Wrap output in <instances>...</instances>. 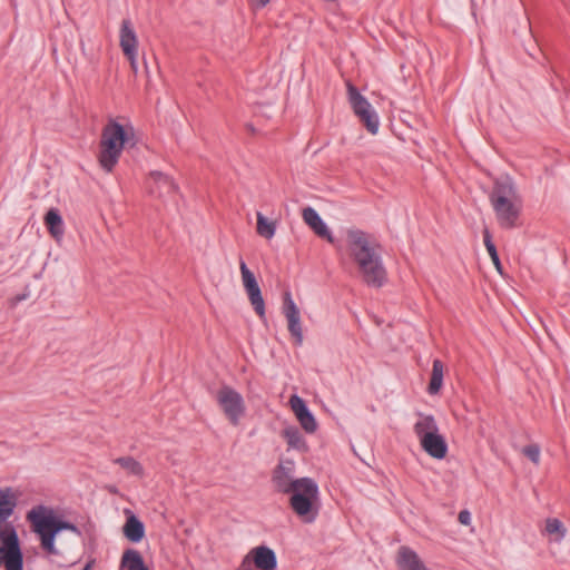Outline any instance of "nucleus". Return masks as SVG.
Masks as SVG:
<instances>
[{"instance_id": "obj_6", "label": "nucleus", "mask_w": 570, "mask_h": 570, "mask_svg": "<svg viewBox=\"0 0 570 570\" xmlns=\"http://www.w3.org/2000/svg\"><path fill=\"white\" fill-rule=\"evenodd\" d=\"M413 431L420 442L421 448L433 459L442 460L448 454V444L442 434H440L438 423L432 415L417 414Z\"/></svg>"}, {"instance_id": "obj_9", "label": "nucleus", "mask_w": 570, "mask_h": 570, "mask_svg": "<svg viewBox=\"0 0 570 570\" xmlns=\"http://www.w3.org/2000/svg\"><path fill=\"white\" fill-rule=\"evenodd\" d=\"M348 100L354 114L372 135L377 134L380 120L372 105L365 99L355 87L348 85Z\"/></svg>"}, {"instance_id": "obj_19", "label": "nucleus", "mask_w": 570, "mask_h": 570, "mask_svg": "<svg viewBox=\"0 0 570 570\" xmlns=\"http://www.w3.org/2000/svg\"><path fill=\"white\" fill-rule=\"evenodd\" d=\"M128 517L122 527L124 535L134 543L140 542L145 537L144 523L129 510L126 511Z\"/></svg>"}, {"instance_id": "obj_10", "label": "nucleus", "mask_w": 570, "mask_h": 570, "mask_svg": "<svg viewBox=\"0 0 570 570\" xmlns=\"http://www.w3.org/2000/svg\"><path fill=\"white\" fill-rule=\"evenodd\" d=\"M277 557L273 549L266 546L252 548L243 558L237 570H276Z\"/></svg>"}, {"instance_id": "obj_18", "label": "nucleus", "mask_w": 570, "mask_h": 570, "mask_svg": "<svg viewBox=\"0 0 570 570\" xmlns=\"http://www.w3.org/2000/svg\"><path fill=\"white\" fill-rule=\"evenodd\" d=\"M43 222L50 236L56 240L60 242L65 235V224L62 217L57 208H50L45 217Z\"/></svg>"}, {"instance_id": "obj_33", "label": "nucleus", "mask_w": 570, "mask_h": 570, "mask_svg": "<svg viewBox=\"0 0 570 570\" xmlns=\"http://www.w3.org/2000/svg\"><path fill=\"white\" fill-rule=\"evenodd\" d=\"M268 2L269 0H249V4L254 10H259L266 7Z\"/></svg>"}, {"instance_id": "obj_17", "label": "nucleus", "mask_w": 570, "mask_h": 570, "mask_svg": "<svg viewBox=\"0 0 570 570\" xmlns=\"http://www.w3.org/2000/svg\"><path fill=\"white\" fill-rule=\"evenodd\" d=\"M119 45L124 55L138 52V38L131 21L128 19H124L121 21L119 31Z\"/></svg>"}, {"instance_id": "obj_26", "label": "nucleus", "mask_w": 570, "mask_h": 570, "mask_svg": "<svg viewBox=\"0 0 570 570\" xmlns=\"http://www.w3.org/2000/svg\"><path fill=\"white\" fill-rule=\"evenodd\" d=\"M115 463L119 464L130 475L141 478L144 475L142 465L131 456L118 458Z\"/></svg>"}, {"instance_id": "obj_27", "label": "nucleus", "mask_w": 570, "mask_h": 570, "mask_svg": "<svg viewBox=\"0 0 570 570\" xmlns=\"http://www.w3.org/2000/svg\"><path fill=\"white\" fill-rule=\"evenodd\" d=\"M483 243H484V246L487 248L489 256L491 257V261H492L495 269L499 273H502V266H501V262H500L497 248H495L494 244L492 243L491 234L487 228L483 230Z\"/></svg>"}, {"instance_id": "obj_7", "label": "nucleus", "mask_w": 570, "mask_h": 570, "mask_svg": "<svg viewBox=\"0 0 570 570\" xmlns=\"http://www.w3.org/2000/svg\"><path fill=\"white\" fill-rule=\"evenodd\" d=\"M220 412L229 422L237 426L246 414V404L240 393L232 387L224 386L216 395Z\"/></svg>"}, {"instance_id": "obj_20", "label": "nucleus", "mask_w": 570, "mask_h": 570, "mask_svg": "<svg viewBox=\"0 0 570 570\" xmlns=\"http://www.w3.org/2000/svg\"><path fill=\"white\" fill-rule=\"evenodd\" d=\"M17 494L10 488L0 490V520H7L17 505Z\"/></svg>"}, {"instance_id": "obj_11", "label": "nucleus", "mask_w": 570, "mask_h": 570, "mask_svg": "<svg viewBox=\"0 0 570 570\" xmlns=\"http://www.w3.org/2000/svg\"><path fill=\"white\" fill-rule=\"evenodd\" d=\"M146 187L150 196L164 203L171 199L177 191L174 179L169 175L158 170H154L149 174Z\"/></svg>"}, {"instance_id": "obj_16", "label": "nucleus", "mask_w": 570, "mask_h": 570, "mask_svg": "<svg viewBox=\"0 0 570 570\" xmlns=\"http://www.w3.org/2000/svg\"><path fill=\"white\" fill-rule=\"evenodd\" d=\"M302 217H303V220L305 222V224L308 225L317 236L325 238L330 243L334 242L328 227L326 226V224L324 223L322 217L318 215V213L314 208H312V207L304 208L303 213H302Z\"/></svg>"}, {"instance_id": "obj_35", "label": "nucleus", "mask_w": 570, "mask_h": 570, "mask_svg": "<svg viewBox=\"0 0 570 570\" xmlns=\"http://www.w3.org/2000/svg\"><path fill=\"white\" fill-rule=\"evenodd\" d=\"M83 570H90V569H89V566H86V567L83 568Z\"/></svg>"}, {"instance_id": "obj_4", "label": "nucleus", "mask_w": 570, "mask_h": 570, "mask_svg": "<svg viewBox=\"0 0 570 570\" xmlns=\"http://www.w3.org/2000/svg\"><path fill=\"white\" fill-rule=\"evenodd\" d=\"M32 531L39 535L41 548L49 554H57L55 538L61 530L77 532V528L57 518L52 508L46 505L33 507L26 515Z\"/></svg>"}, {"instance_id": "obj_12", "label": "nucleus", "mask_w": 570, "mask_h": 570, "mask_svg": "<svg viewBox=\"0 0 570 570\" xmlns=\"http://www.w3.org/2000/svg\"><path fill=\"white\" fill-rule=\"evenodd\" d=\"M283 314L287 321L291 336L294 338L295 344L301 345L303 342L301 312L289 292H286L283 297Z\"/></svg>"}, {"instance_id": "obj_31", "label": "nucleus", "mask_w": 570, "mask_h": 570, "mask_svg": "<svg viewBox=\"0 0 570 570\" xmlns=\"http://www.w3.org/2000/svg\"><path fill=\"white\" fill-rule=\"evenodd\" d=\"M458 520L463 525H470L471 521H472L470 511H468V510L460 511L459 515H458Z\"/></svg>"}, {"instance_id": "obj_2", "label": "nucleus", "mask_w": 570, "mask_h": 570, "mask_svg": "<svg viewBox=\"0 0 570 570\" xmlns=\"http://www.w3.org/2000/svg\"><path fill=\"white\" fill-rule=\"evenodd\" d=\"M135 144V129L128 121L110 119L101 131L98 161L101 168L110 173L117 165L126 145Z\"/></svg>"}, {"instance_id": "obj_5", "label": "nucleus", "mask_w": 570, "mask_h": 570, "mask_svg": "<svg viewBox=\"0 0 570 570\" xmlns=\"http://www.w3.org/2000/svg\"><path fill=\"white\" fill-rule=\"evenodd\" d=\"M289 507L306 523H312L318 514L320 491L309 478L296 479V485L289 491Z\"/></svg>"}, {"instance_id": "obj_21", "label": "nucleus", "mask_w": 570, "mask_h": 570, "mask_svg": "<svg viewBox=\"0 0 570 570\" xmlns=\"http://www.w3.org/2000/svg\"><path fill=\"white\" fill-rule=\"evenodd\" d=\"M121 566L126 568V570H148L144 563L141 554L134 549H129L124 552Z\"/></svg>"}, {"instance_id": "obj_23", "label": "nucleus", "mask_w": 570, "mask_h": 570, "mask_svg": "<svg viewBox=\"0 0 570 570\" xmlns=\"http://www.w3.org/2000/svg\"><path fill=\"white\" fill-rule=\"evenodd\" d=\"M246 294L249 298V302L252 306L254 307L256 314L261 317H265V303L262 296L261 288L258 284L254 285L253 287H246L245 288Z\"/></svg>"}, {"instance_id": "obj_22", "label": "nucleus", "mask_w": 570, "mask_h": 570, "mask_svg": "<svg viewBox=\"0 0 570 570\" xmlns=\"http://www.w3.org/2000/svg\"><path fill=\"white\" fill-rule=\"evenodd\" d=\"M443 372L444 365L440 360L433 361L432 374L428 391L430 394H436L442 387L443 384Z\"/></svg>"}, {"instance_id": "obj_32", "label": "nucleus", "mask_w": 570, "mask_h": 570, "mask_svg": "<svg viewBox=\"0 0 570 570\" xmlns=\"http://www.w3.org/2000/svg\"><path fill=\"white\" fill-rule=\"evenodd\" d=\"M125 56L129 60L131 70L136 73L138 71V61H137L138 52L126 53Z\"/></svg>"}, {"instance_id": "obj_15", "label": "nucleus", "mask_w": 570, "mask_h": 570, "mask_svg": "<svg viewBox=\"0 0 570 570\" xmlns=\"http://www.w3.org/2000/svg\"><path fill=\"white\" fill-rule=\"evenodd\" d=\"M396 564L400 570H429L419 554L405 546L397 550Z\"/></svg>"}, {"instance_id": "obj_25", "label": "nucleus", "mask_w": 570, "mask_h": 570, "mask_svg": "<svg viewBox=\"0 0 570 570\" xmlns=\"http://www.w3.org/2000/svg\"><path fill=\"white\" fill-rule=\"evenodd\" d=\"M257 234L264 238L271 239L275 235L276 223L266 218L262 213H257Z\"/></svg>"}, {"instance_id": "obj_14", "label": "nucleus", "mask_w": 570, "mask_h": 570, "mask_svg": "<svg viewBox=\"0 0 570 570\" xmlns=\"http://www.w3.org/2000/svg\"><path fill=\"white\" fill-rule=\"evenodd\" d=\"M289 406L305 432L314 433L317 430L316 420L302 397L296 394L292 395Z\"/></svg>"}, {"instance_id": "obj_8", "label": "nucleus", "mask_w": 570, "mask_h": 570, "mask_svg": "<svg viewBox=\"0 0 570 570\" xmlns=\"http://www.w3.org/2000/svg\"><path fill=\"white\" fill-rule=\"evenodd\" d=\"M22 552L19 539L14 529H7L0 532V564L6 570H22Z\"/></svg>"}, {"instance_id": "obj_30", "label": "nucleus", "mask_w": 570, "mask_h": 570, "mask_svg": "<svg viewBox=\"0 0 570 570\" xmlns=\"http://www.w3.org/2000/svg\"><path fill=\"white\" fill-rule=\"evenodd\" d=\"M522 454L525 455L533 464L539 465L541 451L539 445L530 444L522 449Z\"/></svg>"}, {"instance_id": "obj_29", "label": "nucleus", "mask_w": 570, "mask_h": 570, "mask_svg": "<svg viewBox=\"0 0 570 570\" xmlns=\"http://www.w3.org/2000/svg\"><path fill=\"white\" fill-rule=\"evenodd\" d=\"M240 274H242V282L244 288L246 287H253L254 285L258 284L255 275L248 269L246 264L244 262H240L239 264Z\"/></svg>"}, {"instance_id": "obj_28", "label": "nucleus", "mask_w": 570, "mask_h": 570, "mask_svg": "<svg viewBox=\"0 0 570 570\" xmlns=\"http://www.w3.org/2000/svg\"><path fill=\"white\" fill-rule=\"evenodd\" d=\"M546 531L550 535H554V539L558 541L564 537L566 529L558 519H548L546 521Z\"/></svg>"}, {"instance_id": "obj_13", "label": "nucleus", "mask_w": 570, "mask_h": 570, "mask_svg": "<svg viewBox=\"0 0 570 570\" xmlns=\"http://www.w3.org/2000/svg\"><path fill=\"white\" fill-rule=\"evenodd\" d=\"M293 476L294 462H279L272 474V482L274 488L281 493H289V491L296 485V479Z\"/></svg>"}, {"instance_id": "obj_24", "label": "nucleus", "mask_w": 570, "mask_h": 570, "mask_svg": "<svg viewBox=\"0 0 570 570\" xmlns=\"http://www.w3.org/2000/svg\"><path fill=\"white\" fill-rule=\"evenodd\" d=\"M283 436L289 448L299 451L306 450V442L297 428L291 426L285 429Z\"/></svg>"}, {"instance_id": "obj_34", "label": "nucleus", "mask_w": 570, "mask_h": 570, "mask_svg": "<svg viewBox=\"0 0 570 570\" xmlns=\"http://www.w3.org/2000/svg\"><path fill=\"white\" fill-rule=\"evenodd\" d=\"M247 129L250 131V132H254V127L252 125H247Z\"/></svg>"}, {"instance_id": "obj_1", "label": "nucleus", "mask_w": 570, "mask_h": 570, "mask_svg": "<svg viewBox=\"0 0 570 570\" xmlns=\"http://www.w3.org/2000/svg\"><path fill=\"white\" fill-rule=\"evenodd\" d=\"M344 253L355 266L363 282L370 286L381 287L386 279L380 247L367 233L352 228L346 232Z\"/></svg>"}, {"instance_id": "obj_3", "label": "nucleus", "mask_w": 570, "mask_h": 570, "mask_svg": "<svg viewBox=\"0 0 570 570\" xmlns=\"http://www.w3.org/2000/svg\"><path fill=\"white\" fill-rule=\"evenodd\" d=\"M489 198L500 226L503 228L514 227L520 215L521 200L512 179L510 177L498 178Z\"/></svg>"}]
</instances>
